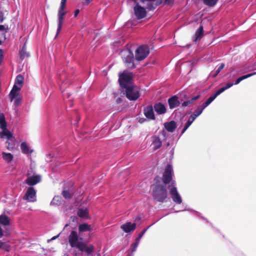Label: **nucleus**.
<instances>
[{
	"label": "nucleus",
	"instance_id": "nucleus-1",
	"mask_svg": "<svg viewBox=\"0 0 256 256\" xmlns=\"http://www.w3.org/2000/svg\"><path fill=\"white\" fill-rule=\"evenodd\" d=\"M153 198L160 202H164L168 198V191L165 185L162 184H154L152 191Z\"/></svg>",
	"mask_w": 256,
	"mask_h": 256
},
{
	"label": "nucleus",
	"instance_id": "nucleus-2",
	"mask_svg": "<svg viewBox=\"0 0 256 256\" xmlns=\"http://www.w3.org/2000/svg\"><path fill=\"white\" fill-rule=\"evenodd\" d=\"M120 54L126 66L130 70L136 68L134 64V56L131 49H122Z\"/></svg>",
	"mask_w": 256,
	"mask_h": 256
},
{
	"label": "nucleus",
	"instance_id": "nucleus-3",
	"mask_svg": "<svg viewBox=\"0 0 256 256\" xmlns=\"http://www.w3.org/2000/svg\"><path fill=\"white\" fill-rule=\"evenodd\" d=\"M133 76L131 72L124 70L119 75L118 82L120 88L124 90L133 84Z\"/></svg>",
	"mask_w": 256,
	"mask_h": 256
},
{
	"label": "nucleus",
	"instance_id": "nucleus-4",
	"mask_svg": "<svg viewBox=\"0 0 256 256\" xmlns=\"http://www.w3.org/2000/svg\"><path fill=\"white\" fill-rule=\"evenodd\" d=\"M173 176V168L172 165L168 164L166 167L165 170L162 174V180L164 185L166 186L168 185V188H172L171 184L175 180H172Z\"/></svg>",
	"mask_w": 256,
	"mask_h": 256
},
{
	"label": "nucleus",
	"instance_id": "nucleus-5",
	"mask_svg": "<svg viewBox=\"0 0 256 256\" xmlns=\"http://www.w3.org/2000/svg\"><path fill=\"white\" fill-rule=\"evenodd\" d=\"M66 2V0H61L60 6L58 12V28L57 29L56 36L60 33L63 24L64 16L66 14V12L64 11Z\"/></svg>",
	"mask_w": 256,
	"mask_h": 256
},
{
	"label": "nucleus",
	"instance_id": "nucleus-6",
	"mask_svg": "<svg viewBox=\"0 0 256 256\" xmlns=\"http://www.w3.org/2000/svg\"><path fill=\"white\" fill-rule=\"evenodd\" d=\"M176 185V182L174 181L171 184L172 188H169L168 189L172 201L177 204H180L182 201V198L178 191Z\"/></svg>",
	"mask_w": 256,
	"mask_h": 256
},
{
	"label": "nucleus",
	"instance_id": "nucleus-7",
	"mask_svg": "<svg viewBox=\"0 0 256 256\" xmlns=\"http://www.w3.org/2000/svg\"><path fill=\"white\" fill-rule=\"evenodd\" d=\"M126 97L130 100H136L140 96L138 88L134 84L124 89Z\"/></svg>",
	"mask_w": 256,
	"mask_h": 256
},
{
	"label": "nucleus",
	"instance_id": "nucleus-8",
	"mask_svg": "<svg viewBox=\"0 0 256 256\" xmlns=\"http://www.w3.org/2000/svg\"><path fill=\"white\" fill-rule=\"evenodd\" d=\"M68 242L70 246L72 248H74L76 246L80 241L82 240V238H80L76 231L72 230L68 238Z\"/></svg>",
	"mask_w": 256,
	"mask_h": 256
},
{
	"label": "nucleus",
	"instance_id": "nucleus-9",
	"mask_svg": "<svg viewBox=\"0 0 256 256\" xmlns=\"http://www.w3.org/2000/svg\"><path fill=\"white\" fill-rule=\"evenodd\" d=\"M150 49H136L135 59L137 61H141L146 58L150 54Z\"/></svg>",
	"mask_w": 256,
	"mask_h": 256
},
{
	"label": "nucleus",
	"instance_id": "nucleus-10",
	"mask_svg": "<svg viewBox=\"0 0 256 256\" xmlns=\"http://www.w3.org/2000/svg\"><path fill=\"white\" fill-rule=\"evenodd\" d=\"M24 199L28 202H34L36 200V190L32 186L29 187L24 195Z\"/></svg>",
	"mask_w": 256,
	"mask_h": 256
},
{
	"label": "nucleus",
	"instance_id": "nucleus-11",
	"mask_svg": "<svg viewBox=\"0 0 256 256\" xmlns=\"http://www.w3.org/2000/svg\"><path fill=\"white\" fill-rule=\"evenodd\" d=\"M136 2L138 4L134 8V14L138 19H141L146 16V12L145 8L138 4V2Z\"/></svg>",
	"mask_w": 256,
	"mask_h": 256
},
{
	"label": "nucleus",
	"instance_id": "nucleus-12",
	"mask_svg": "<svg viewBox=\"0 0 256 256\" xmlns=\"http://www.w3.org/2000/svg\"><path fill=\"white\" fill-rule=\"evenodd\" d=\"M41 176L40 175H34L28 177L26 180L25 182L28 186H32L41 181Z\"/></svg>",
	"mask_w": 256,
	"mask_h": 256
},
{
	"label": "nucleus",
	"instance_id": "nucleus-13",
	"mask_svg": "<svg viewBox=\"0 0 256 256\" xmlns=\"http://www.w3.org/2000/svg\"><path fill=\"white\" fill-rule=\"evenodd\" d=\"M154 109L152 105H149L144 108V114L147 118L152 120L155 119Z\"/></svg>",
	"mask_w": 256,
	"mask_h": 256
},
{
	"label": "nucleus",
	"instance_id": "nucleus-14",
	"mask_svg": "<svg viewBox=\"0 0 256 256\" xmlns=\"http://www.w3.org/2000/svg\"><path fill=\"white\" fill-rule=\"evenodd\" d=\"M120 228L126 232L130 233L133 232L136 228V223H132L131 222H127L120 226Z\"/></svg>",
	"mask_w": 256,
	"mask_h": 256
},
{
	"label": "nucleus",
	"instance_id": "nucleus-15",
	"mask_svg": "<svg viewBox=\"0 0 256 256\" xmlns=\"http://www.w3.org/2000/svg\"><path fill=\"white\" fill-rule=\"evenodd\" d=\"M168 102L170 109H174L179 106L180 104L178 97L176 95L170 97L168 99Z\"/></svg>",
	"mask_w": 256,
	"mask_h": 256
},
{
	"label": "nucleus",
	"instance_id": "nucleus-16",
	"mask_svg": "<svg viewBox=\"0 0 256 256\" xmlns=\"http://www.w3.org/2000/svg\"><path fill=\"white\" fill-rule=\"evenodd\" d=\"M154 108L158 114H162L166 112L165 106L160 102L155 104Z\"/></svg>",
	"mask_w": 256,
	"mask_h": 256
},
{
	"label": "nucleus",
	"instance_id": "nucleus-17",
	"mask_svg": "<svg viewBox=\"0 0 256 256\" xmlns=\"http://www.w3.org/2000/svg\"><path fill=\"white\" fill-rule=\"evenodd\" d=\"M164 128L168 132H172L177 127L176 122L174 120L166 122L164 124Z\"/></svg>",
	"mask_w": 256,
	"mask_h": 256
},
{
	"label": "nucleus",
	"instance_id": "nucleus-18",
	"mask_svg": "<svg viewBox=\"0 0 256 256\" xmlns=\"http://www.w3.org/2000/svg\"><path fill=\"white\" fill-rule=\"evenodd\" d=\"M77 215L80 218L88 219L89 218L88 210L86 208H80L77 210Z\"/></svg>",
	"mask_w": 256,
	"mask_h": 256
},
{
	"label": "nucleus",
	"instance_id": "nucleus-19",
	"mask_svg": "<svg viewBox=\"0 0 256 256\" xmlns=\"http://www.w3.org/2000/svg\"><path fill=\"white\" fill-rule=\"evenodd\" d=\"M20 149L23 154H30L33 150L28 147L26 142H22L20 144Z\"/></svg>",
	"mask_w": 256,
	"mask_h": 256
},
{
	"label": "nucleus",
	"instance_id": "nucleus-20",
	"mask_svg": "<svg viewBox=\"0 0 256 256\" xmlns=\"http://www.w3.org/2000/svg\"><path fill=\"white\" fill-rule=\"evenodd\" d=\"M140 240H138L136 238L135 239V242L132 243L130 246V251L128 252V254L126 255H128L129 254H132V256H134V252H136L137 250V248L140 244Z\"/></svg>",
	"mask_w": 256,
	"mask_h": 256
},
{
	"label": "nucleus",
	"instance_id": "nucleus-21",
	"mask_svg": "<svg viewBox=\"0 0 256 256\" xmlns=\"http://www.w3.org/2000/svg\"><path fill=\"white\" fill-rule=\"evenodd\" d=\"M0 224L4 226H8L10 224V219L6 214L0 215Z\"/></svg>",
	"mask_w": 256,
	"mask_h": 256
},
{
	"label": "nucleus",
	"instance_id": "nucleus-22",
	"mask_svg": "<svg viewBox=\"0 0 256 256\" xmlns=\"http://www.w3.org/2000/svg\"><path fill=\"white\" fill-rule=\"evenodd\" d=\"M203 36V28L202 26H200L199 28L196 31L194 36L193 37V40L194 42H196L200 40L202 36Z\"/></svg>",
	"mask_w": 256,
	"mask_h": 256
},
{
	"label": "nucleus",
	"instance_id": "nucleus-23",
	"mask_svg": "<svg viewBox=\"0 0 256 256\" xmlns=\"http://www.w3.org/2000/svg\"><path fill=\"white\" fill-rule=\"evenodd\" d=\"M78 230L80 232L91 231L92 228L90 224L86 223H82L78 226Z\"/></svg>",
	"mask_w": 256,
	"mask_h": 256
},
{
	"label": "nucleus",
	"instance_id": "nucleus-24",
	"mask_svg": "<svg viewBox=\"0 0 256 256\" xmlns=\"http://www.w3.org/2000/svg\"><path fill=\"white\" fill-rule=\"evenodd\" d=\"M2 250L8 252L10 250V244L4 240H0V250Z\"/></svg>",
	"mask_w": 256,
	"mask_h": 256
},
{
	"label": "nucleus",
	"instance_id": "nucleus-25",
	"mask_svg": "<svg viewBox=\"0 0 256 256\" xmlns=\"http://www.w3.org/2000/svg\"><path fill=\"white\" fill-rule=\"evenodd\" d=\"M9 30L8 25H0V36H2L3 40H6V34Z\"/></svg>",
	"mask_w": 256,
	"mask_h": 256
},
{
	"label": "nucleus",
	"instance_id": "nucleus-26",
	"mask_svg": "<svg viewBox=\"0 0 256 256\" xmlns=\"http://www.w3.org/2000/svg\"><path fill=\"white\" fill-rule=\"evenodd\" d=\"M80 120V117L79 114L78 113V112L76 111L72 113V124H74V126H76Z\"/></svg>",
	"mask_w": 256,
	"mask_h": 256
},
{
	"label": "nucleus",
	"instance_id": "nucleus-27",
	"mask_svg": "<svg viewBox=\"0 0 256 256\" xmlns=\"http://www.w3.org/2000/svg\"><path fill=\"white\" fill-rule=\"evenodd\" d=\"M184 210H187V211H189L190 212H194L196 216L201 218L203 220H205L206 222H208V223L210 222L206 218L202 216V214L198 212L195 211L192 208H187V209H184L183 210H182V211H184ZM181 212V210H176L174 212Z\"/></svg>",
	"mask_w": 256,
	"mask_h": 256
},
{
	"label": "nucleus",
	"instance_id": "nucleus-28",
	"mask_svg": "<svg viewBox=\"0 0 256 256\" xmlns=\"http://www.w3.org/2000/svg\"><path fill=\"white\" fill-rule=\"evenodd\" d=\"M62 198L61 196H55L52 202H50L51 205H56V206H60L62 204Z\"/></svg>",
	"mask_w": 256,
	"mask_h": 256
},
{
	"label": "nucleus",
	"instance_id": "nucleus-29",
	"mask_svg": "<svg viewBox=\"0 0 256 256\" xmlns=\"http://www.w3.org/2000/svg\"><path fill=\"white\" fill-rule=\"evenodd\" d=\"M152 144L154 146V150H156L160 148L162 146V142L158 137L154 138Z\"/></svg>",
	"mask_w": 256,
	"mask_h": 256
},
{
	"label": "nucleus",
	"instance_id": "nucleus-30",
	"mask_svg": "<svg viewBox=\"0 0 256 256\" xmlns=\"http://www.w3.org/2000/svg\"><path fill=\"white\" fill-rule=\"evenodd\" d=\"M2 157L3 159L8 162H10L14 158L13 155L10 153H7L5 152H2Z\"/></svg>",
	"mask_w": 256,
	"mask_h": 256
},
{
	"label": "nucleus",
	"instance_id": "nucleus-31",
	"mask_svg": "<svg viewBox=\"0 0 256 256\" xmlns=\"http://www.w3.org/2000/svg\"><path fill=\"white\" fill-rule=\"evenodd\" d=\"M20 57L21 60H24L26 58L30 56V54L26 50V49H20L19 52Z\"/></svg>",
	"mask_w": 256,
	"mask_h": 256
},
{
	"label": "nucleus",
	"instance_id": "nucleus-32",
	"mask_svg": "<svg viewBox=\"0 0 256 256\" xmlns=\"http://www.w3.org/2000/svg\"><path fill=\"white\" fill-rule=\"evenodd\" d=\"M24 82V77L20 74H18L16 76L14 84L18 86H22Z\"/></svg>",
	"mask_w": 256,
	"mask_h": 256
},
{
	"label": "nucleus",
	"instance_id": "nucleus-33",
	"mask_svg": "<svg viewBox=\"0 0 256 256\" xmlns=\"http://www.w3.org/2000/svg\"><path fill=\"white\" fill-rule=\"evenodd\" d=\"M19 96L20 94L18 92L12 90H11L9 94V98L11 102L13 101L14 98Z\"/></svg>",
	"mask_w": 256,
	"mask_h": 256
},
{
	"label": "nucleus",
	"instance_id": "nucleus-34",
	"mask_svg": "<svg viewBox=\"0 0 256 256\" xmlns=\"http://www.w3.org/2000/svg\"><path fill=\"white\" fill-rule=\"evenodd\" d=\"M86 246V244L82 242V240L78 242V244H76V246H75L74 248H78L80 252H84Z\"/></svg>",
	"mask_w": 256,
	"mask_h": 256
},
{
	"label": "nucleus",
	"instance_id": "nucleus-35",
	"mask_svg": "<svg viewBox=\"0 0 256 256\" xmlns=\"http://www.w3.org/2000/svg\"><path fill=\"white\" fill-rule=\"evenodd\" d=\"M154 224H150V226H148V227L144 228L138 234V237L136 238L138 240H140L142 238L144 234L148 230L152 225Z\"/></svg>",
	"mask_w": 256,
	"mask_h": 256
},
{
	"label": "nucleus",
	"instance_id": "nucleus-36",
	"mask_svg": "<svg viewBox=\"0 0 256 256\" xmlns=\"http://www.w3.org/2000/svg\"><path fill=\"white\" fill-rule=\"evenodd\" d=\"M6 143L8 144L6 146V148L8 150H12L14 148L15 144L12 142V140H7Z\"/></svg>",
	"mask_w": 256,
	"mask_h": 256
},
{
	"label": "nucleus",
	"instance_id": "nucleus-37",
	"mask_svg": "<svg viewBox=\"0 0 256 256\" xmlns=\"http://www.w3.org/2000/svg\"><path fill=\"white\" fill-rule=\"evenodd\" d=\"M218 0H204V3L208 6H212L218 2Z\"/></svg>",
	"mask_w": 256,
	"mask_h": 256
},
{
	"label": "nucleus",
	"instance_id": "nucleus-38",
	"mask_svg": "<svg viewBox=\"0 0 256 256\" xmlns=\"http://www.w3.org/2000/svg\"><path fill=\"white\" fill-rule=\"evenodd\" d=\"M256 72H254L249 73V74H248L245 75H243L241 76H240L239 78H240V81H242L245 79L249 78H250L254 75H256Z\"/></svg>",
	"mask_w": 256,
	"mask_h": 256
},
{
	"label": "nucleus",
	"instance_id": "nucleus-39",
	"mask_svg": "<svg viewBox=\"0 0 256 256\" xmlns=\"http://www.w3.org/2000/svg\"><path fill=\"white\" fill-rule=\"evenodd\" d=\"M126 48H132V47L135 48L136 47V46L134 44H126ZM148 47H149V46H148L146 45H140L139 46H136V48H148Z\"/></svg>",
	"mask_w": 256,
	"mask_h": 256
},
{
	"label": "nucleus",
	"instance_id": "nucleus-40",
	"mask_svg": "<svg viewBox=\"0 0 256 256\" xmlns=\"http://www.w3.org/2000/svg\"><path fill=\"white\" fill-rule=\"evenodd\" d=\"M62 195L63 197L66 200H68L72 198V195L68 190H64L62 192Z\"/></svg>",
	"mask_w": 256,
	"mask_h": 256
},
{
	"label": "nucleus",
	"instance_id": "nucleus-41",
	"mask_svg": "<svg viewBox=\"0 0 256 256\" xmlns=\"http://www.w3.org/2000/svg\"><path fill=\"white\" fill-rule=\"evenodd\" d=\"M13 100L14 101V104L15 106H18L21 104L22 97L20 95L19 96H16V98H14Z\"/></svg>",
	"mask_w": 256,
	"mask_h": 256
},
{
	"label": "nucleus",
	"instance_id": "nucleus-42",
	"mask_svg": "<svg viewBox=\"0 0 256 256\" xmlns=\"http://www.w3.org/2000/svg\"><path fill=\"white\" fill-rule=\"evenodd\" d=\"M94 250V246L92 245H90L89 246H86L84 251L87 254H92Z\"/></svg>",
	"mask_w": 256,
	"mask_h": 256
},
{
	"label": "nucleus",
	"instance_id": "nucleus-43",
	"mask_svg": "<svg viewBox=\"0 0 256 256\" xmlns=\"http://www.w3.org/2000/svg\"><path fill=\"white\" fill-rule=\"evenodd\" d=\"M202 112L203 111L198 106L194 110L192 114L196 118L202 114Z\"/></svg>",
	"mask_w": 256,
	"mask_h": 256
},
{
	"label": "nucleus",
	"instance_id": "nucleus-44",
	"mask_svg": "<svg viewBox=\"0 0 256 256\" xmlns=\"http://www.w3.org/2000/svg\"><path fill=\"white\" fill-rule=\"evenodd\" d=\"M192 104L191 102L189 99L186 100L181 104V107L186 108Z\"/></svg>",
	"mask_w": 256,
	"mask_h": 256
},
{
	"label": "nucleus",
	"instance_id": "nucleus-45",
	"mask_svg": "<svg viewBox=\"0 0 256 256\" xmlns=\"http://www.w3.org/2000/svg\"><path fill=\"white\" fill-rule=\"evenodd\" d=\"M233 85H234V84L232 82H229L226 84L224 86H222V88L224 90H226L232 87Z\"/></svg>",
	"mask_w": 256,
	"mask_h": 256
},
{
	"label": "nucleus",
	"instance_id": "nucleus-46",
	"mask_svg": "<svg viewBox=\"0 0 256 256\" xmlns=\"http://www.w3.org/2000/svg\"><path fill=\"white\" fill-rule=\"evenodd\" d=\"M21 88H22V86H18V85L14 84L12 90L16 91V92H19Z\"/></svg>",
	"mask_w": 256,
	"mask_h": 256
},
{
	"label": "nucleus",
	"instance_id": "nucleus-47",
	"mask_svg": "<svg viewBox=\"0 0 256 256\" xmlns=\"http://www.w3.org/2000/svg\"><path fill=\"white\" fill-rule=\"evenodd\" d=\"M200 94H198L196 96H195L191 98L189 100H190L192 104L196 100H198L200 98Z\"/></svg>",
	"mask_w": 256,
	"mask_h": 256
},
{
	"label": "nucleus",
	"instance_id": "nucleus-48",
	"mask_svg": "<svg viewBox=\"0 0 256 256\" xmlns=\"http://www.w3.org/2000/svg\"><path fill=\"white\" fill-rule=\"evenodd\" d=\"M196 119V118L192 114V115L190 116L187 121L188 122H190V124H192Z\"/></svg>",
	"mask_w": 256,
	"mask_h": 256
},
{
	"label": "nucleus",
	"instance_id": "nucleus-49",
	"mask_svg": "<svg viewBox=\"0 0 256 256\" xmlns=\"http://www.w3.org/2000/svg\"><path fill=\"white\" fill-rule=\"evenodd\" d=\"M224 92V90L222 88H220V89H218L217 91L215 92L214 94L216 97H217L218 96H219L220 94H221L222 92Z\"/></svg>",
	"mask_w": 256,
	"mask_h": 256
},
{
	"label": "nucleus",
	"instance_id": "nucleus-50",
	"mask_svg": "<svg viewBox=\"0 0 256 256\" xmlns=\"http://www.w3.org/2000/svg\"><path fill=\"white\" fill-rule=\"evenodd\" d=\"M224 64L222 63L220 66H218V68L216 70V72L219 74L220 72L224 68Z\"/></svg>",
	"mask_w": 256,
	"mask_h": 256
},
{
	"label": "nucleus",
	"instance_id": "nucleus-51",
	"mask_svg": "<svg viewBox=\"0 0 256 256\" xmlns=\"http://www.w3.org/2000/svg\"><path fill=\"white\" fill-rule=\"evenodd\" d=\"M218 74L216 71L215 72H212L210 74V76H209L210 77H212L213 78H214L216 77L217 76L218 74Z\"/></svg>",
	"mask_w": 256,
	"mask_h": 256
},
{
	"label": "nucleus",
	"instance_id": "nucleus-52",
	"mask_svg": "<svg viewBox=\"0 0 256 256\" xmlns=\"http://www.w3.org/2000/svg\"><path fill=\"white\" fill-rule=\"evenodd\" d=\"M60 235V234H58V235H56V236H53L50 239L48 240L47 242L49 243V242H51L52 241L55 240L56 239L58 238L59 237Z\"/></svg>",
	"mask_w": 256,
	"mask_h": 256
},
{
	"label": "nucleus",
	"instance_id": "nucleus-53",
	"mask_svg": "<svg viewBox=\"0 0 256 256\" xmlns=\"http://www.w3.org/2000/svg\"><path fill=\"white\" fill-rule=\"evenodd\" d=\"M216 97L214 94L210 96L207 100H208L210 102H212Z\"/></svg>",
	"mask_w": 256,
	"mask_h": 256
},
{
	"label": "nucleus",
	"instance_id": "nucleus-54",
	"mask_svg": "<svg viewBox=\"0 0 256 256\" xmlns=\"http://www.w3.org/2000/svg\"><path fill=\"white\" fill-rule=\"evenodd\" d=\"M4 18V13L0 11V22H2Z\"/></svg>",
	"mask_w": 256,
	"mask_h": 256
},
{
	"label": "nucleus",
	"instance_id": "nucleus-55",
	"mask_svg": "<svg viewBox=\"0 0 256 256\" xmlns=\"http://www.w3.org/2000/svg\"><path fill=\"white\" fill-rule=\"evenodd\" d=\"M160 176H156L154 178V182H156V184H158V182H160Z\"/></svg>",
	"mask_w": 256,
	"mask_h": 256
},
{
	"label": "nucleus",
	"instance_id": "nucleus-56",
	"mask_svg": "<svg viewBox=\"0 0 256 256\" xmlns=\"http://www.w3.org/2000/svg\"><path fill=\"white\" fill-rule=\"evenodd\" d=\"M92 0H82V3L83 4L88 5L89 4Z\"/></svg>",
	"mask_w": 256,
	"mask_h": 256
},
{
	"label": "nucleus",
	"instance_id": "nucleus-57",
	"mask_svg": "<svg viewBox=\"0 0 256 256\" xmlns=\"http://www.w3.org/2000/svg\"><path fill=\"white\" fill-rule=\"evenodd\" d=\"M208 106L205 105L204 103V102L202 105L198 106L199 108L202 110H204Z\"/></svg>",
	"mask_w": 256,
	"mask_h": 256
},
{
	"label": "nucleus",
	"instance_id": "nucleus-58",
	"mask_svg": "<svg viewBox=\"0 0 256 256\" xmlns=\"http://www.w3.org/2000/svg\"><path fill=\"white\" fill-rule=\"evenodd\" d=\"M4 236V232L2 227L0 226V238H2Z\"/></svg>",
	"mask_w": 256,
	"mask_h": 256
},
{
	"label": "nucleus",
	"instance_id": "nucleus-59",
	"mask_svg": "<svg viewBox=\"0 0 256 256\" xmlns=\"http://www.w3.org/2000/svg\"><path fill=\"white\" fill-rule=\"evenodd\" d=\"M240 78H238L234 82V84L235 85H236V84H238L240 82Z\"/></svg>",
	"mask_w": 256,
	"mask_h": 256
},
{
	"label": "nucleus",
	"instance_id": "nucleus-60",
	"mask_svg": "<svg viewBox=\"0 0 256 256\" xmlns=\"http://www.w3.org/2000/svg\"><path fill=\"white\" fill-rule=\"evenodd\" d=\"M122 102V98H118L116 100V102L118 104H120L121 102Z\"/></svg>",
	"mask_w": 256,
	"mask_h": 256
},
{
	"label": "nucleus",
	"instance_id": "nucleus-61",
	"mask_svg": "<svg viewBox=\"0 0 256 256\" xmlns=\"http://www.w3.org/2000/svg\"><path fill=\"white\" fill-rule=\"evenodd\" d=\"M190 125L191 124H190V122L187 121L184 126L186 128H188L190 126Z\"/></svg>",
	"mask_w": 256,
	"mask_h": 256
},
{
	"label": "nucleus",
	"instance_id": "nucleus-62",
	"mask_svg": "<svg viewBox=\"0 0 256 256\" xmlns=\"http://www.w3.org/2000/svg\"><path fill=\"white\" fill-rule=\"evenodd\" d=\"M205 105L206 106H209L212 102H210L208 100H207L205 102H204Z\"/></svg>",
	"mask_w": 256,
	"mask_h": 256
},
{
	"label": "nucleus",
	"instance_id": "nucleus-63",
	"mask_svg": "<svg viewBox=\"0 0 256 256\" xmlns=\"http://www.w3.org/2000/svg\"><path fill=\"white\" fill-rule=\"evenodd\" d=\"M79 12H80L79 10H76L75 12H74V16L76 17L78 15Z\"/></svg>",
	"mask_w": 256,
	"mask_h": 256
},
{
	"label": "nucleus",
	"instance_id": "nucleus-64",
	"mask_svg": "<svg viewBox=\"0 0 256 256\" xmlns=\"http://www.w3.org/2000/svg\"><path fill=\"white\" fill-rule=\"evenodd\" d=\"M146 120V119L144 118H140L139 120V122L140 123L144 122Z\"/></svg>",
	"mask_w": 256,
	"mask_h": 256
}]
</instances>
